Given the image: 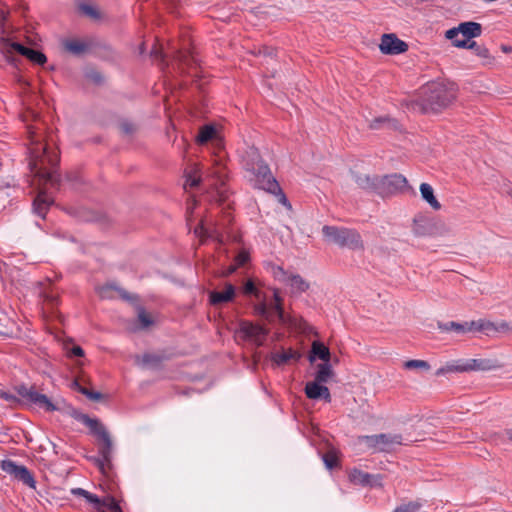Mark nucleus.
Here are the masks:
<instances>
[{"mask_svg":"<svg viewBox=\"0 0 512 512\" xmlns=\"http://www.w3.org/2000/svg\"><path fill=\"white\" fill-rule=\"evenodd\" d=\"M27 129L30 141L29 167L31 172L38 179L39 185L44 183L56 185L58 180L54 173L48 169L49 167L53 168L59 162V154L56 148L43 138L38 127L28 125Z\"/></svg>","mask_w":512,"mask_h":512,"instance_id":"1","label":"nucleus"},{"mask_svg":"<svg viewBox=\"0 0 512 512\" xmlns=\"http://www.w3.org/2000/svg\"><path fill=\"white\" fill-rule=\"evenodd\" d=\"M242 159L244 168L251 173L250 181L254 182L255 187L270 193H276L279 190L269 166L262 160L256 147H247Z\"/></svg>","mask_w":512,"mask_h":512,"instance_id":"2","label":"nucleus"},{"mask_svg":"<svg viewBox=\"0 0 512 512\" xmlns=\"http://www.w3.org/2000/svg\"><path fill=\"white\" fill-rule=\"evenodd\" d=\"M75 418L88 426L98 440L99 457H92L91 460L102 473H106L111 466L113 455V441L107 428L97 419H92L83 413H75Z\"/></svg>","mask_w":512,"mask_h":512,"instance_id":"3","label":"nucleus"},{"mask_svg":"<svg viewBox=\"0 0 512 512\" xmlns=\"http://www.w3.org/2000/svg\"><path fill=\"white\" fill-rule=\"evenodd\" d=\"M456 98L454 85L433 82L428 84L422 92L421 110L425 113H437L447 108Z\"/></svg>","mask_w":512,"mask_h":512,"instance_id":"4","label":"nucleus"},{"mask_svg":"<svg viewBox=\"0 0 512 512\" xmlns=\"http://www.w3.org/2000/svg\"><path fill=\"white\" fill-rule=\"evenodd\" d=\"M322 233L326 241L329 243L352 250H359L363 248L361 236L355 230L335 226H324L322 228Z\"/></svg>","mask_w":512,"mask_h":512,"instance_id":"5","label":"nucleus"},{"mask_svg":"<svg viewBox=\"0 0 512 512\" xmlns=\"http://www.w3.org/2000/svg\"><path fill=\"white\" fill-rule=\"evenodd\" d=\"M358 443L365 446L372 453L391 452L396 446L402 445L403 439L400 434L383 433L359 436Z\"/></svg>","mask_w":512,"mask_h":512,"instance_id":"6","label":"nucleus"},{"mask_svg":"<svg viewBox=\"0 0 512 512\" xmlns=\"http://www.w3.org/2000/svg\"><path fill=\"white\" fill-rule=\"evenodd\" d=\"M20 397V404L27 406H38L46 411H55L59 409L57 403H53L46 395L39 393L34 385H19L15 388Z\"/></svg>","mask_w":512,"mask_h":512,"instance_id":"7","label":"nucleus"},{"mask_svg":"<svg viewBox=\"0 0 512 512\" xmlns=\"http://www.w3.org/2000/svg\"><path fill=\"white\" fill-rule=\"evenodd\" d=\"M237 333L239 337L255 347L263 346L269 334V330L257 323L240 320Z\"/></svg>","mask_w":512,"mask_h":512,"instance_id":"8","label":"nucleus"},{"mask_svg":"<svg viewBox=\"0 0 512 512\" xmlns=\"http://www.w3.org/2000/svg\"><path fill=\"white\" fill-rule=\"evenodd\" d=\"M0 51L9 61L11 60L13 51L18 52L19 54L28 58L31 62L39 65H43L47 61V58L43 53L27 48L19 43L10 42L5 38L0 40Z\"/></svg>","mask_w":512,"mask_h":512,"instance_id":"9","label":"nucleus"},{"mask_svg":"<svg viewBox=\"0 0 512 512\" xmlns=\"http://www.w3.org/2000/svg\"><path fill=\"white\" fill-rule=\"evenodd\" d=\"M273 277L290 288L292 295H299L309 289V283L299 274L288 273L280 266H272Z\"/></svg>","mask_w":512,"mask_h":512,"instance_id":"10","label":"nucleus"},{"mask_svg":"<svg viewBox=\"0 0 512 512\" xmlns=\"http://www.w3.org/2000/svg\"><path fill=\"white\" fill-rule=\"evenodd\" d=\"M71 493L77 497L83 498L85 502L91 504L94 509L101 510L103 508H106L111 510V512H122V507L111 496L99 498L96 495L82 488L72 489Z\"/></svg>","mask_w":512,"mask_h":512,"instance_id":"11","label":"nucleus"},{"mask_svg":"<svg viewBox=\"0 0 512 512\" xmlns=\"http://www.w3.org/2000/svg\"><path fill=\"white\" fill-rule=\"evenodd\" d=\"M406 184V178L400 174L378 176L376 193L380 195L393 194L403 189Z\"/></svg>","mask_w":512,"mask_h":512,"instance_id":"12","label":"nucleus"},{"mask_svg":"<svg viewBox=\"0 0 512 512\" xmlns=\"http://www.w3.org/2000/svg\"><path fill=\"white\" fill-rule=\"evenodd\" d=\"M379 49L383 54L397 55L406 52L408 45L395 34L390 33L382 35Z\"/></svg>","mask_w":512,"mask_h":512,"instance_id":"13","label":"nucleus"},{"mask_svg":"<svg viewBox=\"0 0 512 512\" xmlns=\"http://www.w3.org/2000/svg\"><path fill=\"white\" fill-rule=\"evenodd\" d=\"M1 468L7 474L14 476L17 480L22 481L27 486L34 487L35 481L26 467L16 465L10 460H4L2 461Z\"/></svg>","mask_w":512,"mask_h":512,"instance_id":"14","label":"nucleus"},{"mask_svg":"<svg viewBox=\"0 0 512 512\" xmlns=\"http://www.w3.org/2000/svg\"><path fill=\"white\" fill-rule=\"evenodd\" d=\"M63 49L75 56H82L88 53L92 46L90 39L66 38L61 41Z\"/></svg>","mask_w":512,"mask_h":512,"instance_id":"15","label":"nucleus"},{"mask_svg":"<svg viewBox=\"0 0 512 512\" xmlns=\"http://www.w3.org/2000/svg\"><path fill=\"white\" fill-rule=\"evenodd\" d=\"M194 234L199 237L201 241L209 237L215 239L220 244L224 242L221 229L217 222H209L205 224L204 221H201L194 229Z\"/></svg>","mask_w":512,"mask_h":512,"instance_id":"16","label":"nucleus"},{"mask_svg":"<svg viewBox=\"0 0 512 512\" xmlns=\"http://www.w3.org/2000/svg\"><path fill=\"white\" fill-rule=\"evenodd\" d=\"M196 142L204 145L208 142H213L216 148L221 147V138L216 125L207 124L199 128V133L196 136Z\"/></svg>","mask_w":512,"mask_h":512,"instance_id":"17","label":"nucleus"},{"mask_svg":"<svg viewBox=\"0 0 512 512\" xmlns=\"http://www.w3.org/2000/svg\"><path fill=\"white\" fill-rule=\"evenodd\" d=\"M351 177L358 187L365 190L375 191L377 189L378 176L370 175L363 171L351 170Z\"/></svg>","mask_w":512,"mask_h":512,"instance_id":"18","label":"nucleus"},{"mask_svg":"<svg viewBox=\"0 0 512 512\" xmlns=\"http://www.w3.org/2000/svg\"><path fill=\"white\" fill-rule=\"evenodd\" d=\"M467 372L469 371H490L502 367L499 361L494 359H469L466 360Z\"/></svg>","mask_w":512,"mask_h":512,"instance_id":"19","label":"nucleus"},{"mask_svg":"<svg viewBox=\"0 0 512 512\" xmlns=\"http://www.w3.org/2000/svg\"><path fill=\"white\" fill-rule=\"evenodd\" d=\"M317 381L308 382L305 386V394L309 399L323 398L325 401H331V395L329 389L321 385Z\"/></svg>","mask_w":512,"mask_h":512,"instance_id":"20","label":"nucleus"},{"mask_svg":"<svg viewBox=\"0 0 512 512\" xmlns=\"http://www.w3.org/2000/svg\"><path fill=\"white\" fill-rule=\"evenodd\" d=\"M331 357L330 350L327 346L319 341H314L311 346L309 361L313 363L316 358H319L323 363H329Z\"/></svg>","mask_w":512,"mask_h":512,"instance_id":"21","label":"nucleus"},{"mask_svg":"<svg viewBox=\"0 0 512 512\" xmlns=\"http://www.w3.org/2000/svg\"><path fill=\"white\" fill-rule=\"evenodd\" d=\"M51 203L52 199L46 194L44 190L40 189L37 197L33 202V210L38 216L44 218Z\"/></svg>","mask_w":512,"mask_h":512,"instance_id":"22","label":"nucleus"},{"mask_svg":"<svg viewBox=\"0 0 512 512\" xmlns=\"http://www.w3.org/2000/svg\"><path fill=\"white\" fill-rule=\"evenodd\" d=\"M467 372L466 360H453L447 362L444 366L436 370V376H442L447 373H463Z\"/></svg>","mask_w":512,"mask_h":512,"instance_id":"23","label":"nucleus"},{"mask_svg":"<svg viewBox=\"0 0 512 512\" xmlns=\"http://www.w3.org/2000/svg\"><path fill=\"white\" fill-rule=\"evenodd\" d=\"M235 295V288L232 284H226L223 292L212 291L210 292V302L213 305L228 302L233 299Z\"/></svg>","mask_w":512,"mask_h":512,"instance_id":"24","label":"nucleus"},{"mask_svg":"<svg viewBox=\"0 0 512 512\" xmlns=\"http://www.w3.org/2000/svg\"><path fill=\"white\" fill-rule=\"evenodd\" d=\"M301 354L292 349L282 350L281 352H274L271 354V360L278 366L288 363L290 360H299Z\"/></svg>","mask_w":512,"mask_h":512,"instance_id":"25","label":"nucleus"},{"mask_svg":"<svg viewBox=\"0 0 512 512\" xmlns=\"http://www.w3.org/2000/svg\"><path fill=\"white\" fill-rule=\"evenodd\" d=\"M458 30H460V33L464 38H466L468 41L470 38H475L480 36L482 28L479 23L476 22H464L459 24Z\"/></svg>","mask_w":512,"mask_h":512,"instance_id":"26","label":"nucleus"},{"mask_svg":"<svg viewBox=\"0 0 512 512\" xmlns=\"http://www.w3.org/2000/svg\"><path fill=\"white\" fill-rule=\"evenodd\" d=\"M420 193H421V197L423 198V200H425L431 206L432 209H434V210L441 209V204L436 199V197L434 195V190L431 185H429L427 183H422L420 185Z\"/></svg>","mask_w":512,"mask_h":512,"instance_id":"27","label":"nucleus"},{"mask_svg":"<svg viewBox=\"0 0 512 512\" xmlns=\"http://www.w3.org/2000/svg\"><path fill=\"white\" fill-rule=\"evenodd\" d=\"M16 331L15 322L0 310V335L13 336Z\"/></svg>","mask_w":512,"mask_h":512,"instance_id":"28","label":"nucleus"},{"mask_svg":"<svg viewBox=\"0 0 512 512\" xmlns=\"http://www.w3.org/2000/svg\"><path fill=\"white\" fill-rule=\"evenodd\" d=\"M315 380L319 383H327L333 376L334 371L330 363H320L317 365Z\"/></svg>","mask_w":512,"mask_h":512,"instance_id":"29","label":"nucleus"},{"mask_svg":"<svg viewBox=\"0 0 512 512\" xmlns=\"http://www.w3.org/2000/svg\"><path fill=\"white\" fill-rule=\"evenodd\" d=\"M207 177L215 178L221 184L225 182L227 174L221 159L214 160L213 167L208 171Z\"/></svg>","mask_w":512,"mask_h":512,"instance_id":"30","label":"nucleus"},{"mask_svg":"<svg viewBox=\"0 0 512 512\" xmlns=\"http://www.w3.org/2000/svg\"><path fill=\"white\" fill-rule=\"evenodd\" d=\"M369 473H366L364 471L353 469L349 473V480L354 485H360L363 487H367V483L369 480Z\"/></svg>","mask_w":512,"mask_h":512,"instance_id":"31","label":"nucleus"},{"mask_svg":"<svg viewBox=\"0 0 512 512\" xmlns=\"http://www.w3.org/2000/svg\"><path fill=\"white\" fill-rule=\"evenodd\" d=\"M79 11L82 14H84L87 17L94 19V20H98V19L102 18V12L100 11V9L97 6L92 5V4H88V3L80 4Z\"/></svg>","mask_w":512,"mask_h":512,"instance_id":"32","label":"nucleus"},{"mask_svg":"<svg viewBox=\"0 0 512 512\" xmlns=\"http://www.w3.org/2000/svg\"><path fill=\"white\" fill-rule=\"evenodd\" d=\"M469 49H473L479 57L486 60L485 64H492L494 58L490 55L488 49L484 46L478 45L475 41H472L468 45Z\"/></svg>","mask_w":512,"mask_h":512,"instance_id":"33","label":"nucleus"},{"mask_svg":"<svg viewBox=\"0 0 512 512\" xmlns=\"http://www.w3.org/2000/svg\"><path fill=\"white\" fill-rule=\"evenodd\" d=\"M369 127L371 129H379V128H382V127H389V128H395L396 127V121H394L393 119L389 118V117H377L375 119H373L370 123H369Z\"/></svg>","mask_w":512,"mask_h":512,"instance_id":"34","label":"nucleus"},{"mask_svg":"<svg viewBox=\"0 0 512 512\" xmlns=\"http://www.w3.org/2000/svg\"><path fill=\"white\" fill-rule=\"evenodd\" d=\"M439 329L442 331H454L458 334H466V323H458V322H448L445 324L439 323L438 325Z\"/></svg>","mask_w":512,"mask_h":512,"instance_id":"35","label":"nucleus"},{"mask_svg":"<svg viewBox=\"0 0 512 512\" xmlns=\"http://www.w3.org/2000/svg\"><path fill=\"white\" fill-rule=\"evenodd\" d=\"M73 387L92 401H100L103 397L101 393L91 391L88 388L81 386L78 379L73 382Z\"/></svg>","mask_w":512,"mask_h":512,"instance_id":"36","label":"nucleus"},{"mask_svg":"<svg viewBox=\"0 0 512 512\" xmlns=\"http://www.w3.org/2000/svg\"><path fill=\"white\" fill-rule=\"evenodd\" d=\"M137 319L141 329H146L153 324V319L142 307L137 308Z\"/></svg>","mask_w":512,"mask_h":512,"instance_id":"37","label":"nucleus"},{"mask_svg":"<svg viewBox=\"0 0 512 512\" xmlns=\"http://www.w3.org/2000/svg\"><path fill=\"white\" fill-rule=\"evenodd\" d=\"M242 290L245 295H254L257 299H260L261 297V293L252 279H249L244 283Z\"/></svg>","mask_w":512,"mask_h":512,"instance_id":"38","label":"nucleus"},{"mask_svg":"<svg viewBox=\"0 0 512 512\" xmlns=\"http://www.w3.org/2000/svg\"><path fill=\"white\" fill-rule=\"evenodd\" d=\"M466 333L469 332H484L485 319H478L473 321H466Z\"/></svg>","mask_w":512,"mask_h":512,"instance_id":"39","label":"nucleus"},{"mask_svg":"<svg viewBox=\"0 0 512 512\" xmlns=\"http://www.w3.org/2000/svg\"><path fill=\"white\" fill-rule=\"evenodd\" d=\"M404 367L406 369H423V370L430 369L429 363L424 360H408L404 363Z\"/></svg>","mask_w":512,"mask_h":512,"instance_id":"40","label":"nucleus"},{"mask_svg":"<svg viewBox=\"0 0 512 512\" xmlns=\"http://www.w3.org/2000/svg\"><path fill=\"white\" fill-rule=\"evenodd\" d=\"M423 507L420 501H411L408 504L400 505L395 509L394 512H412L419 510Z\"/></svg>","mask_w":512,"mask_h":512,"instance_id":"41","label":"nucleus"},{"mask_svg":"<svg viewBox=\"0 0 512 512\" xmlns=\"http://www.w3.org/2000/svg\"><path fill=\"white\" fill-rule=\"evenodd\" d=\"M483 333L488 337H497L498 336L497 322H493V321L485 319Z\"/></svg>","mask_w":512,"mask_h":512,"instance_id":"42","label":"nucleus"},{"mask_svg":"<svg viewBox=\"0 0 512 512\" xmlns=\"http://www.w3.org/2000/svg\"><path fill=\"white\" fill-rule=\"evenodd\" d=\"M272 309L275 310L280 322H282V323L292 322L291 318L285 314L283 307H282V303L275 302L274 305H272Z\"/></svg>","mask_w":512,"mask_h":512,"instance_id":"43","label":"nucleus"},{"mask_svg":"<svg viewBox=\"0 0 512 512\" xmlns=\"http://www.w3.org/2000/svg\"><path fill=\"white\" fill-rule=\"evenodd\" d=\"M498 336L508 335L512 333V324L508 321H497Z\"/></svg>","mask_w":512,"mask_h":512,"instance_id":"44","label":"nucleus"},{"mask_svg":"<svg viewBox=\"0 0 512 512\" xmlns=\"http://www.w3.org/2000/svg\"><path fill=\"white\" fill-rule=\"evenodd\" d=\"M119 126L121 132L125 135H133L137 130V126L134 123L126 120L122 121Z\"/></svg>","mask_w":512,"mask_h":512,"instance_id":"45","label":"nucleus"},{"mask_svg":"<svg viewBox=\"0 0 512 512\" xmlns=\"http://www.w3.org/2000/svg\"><path fill=\"white\" fill-rule=\"evenodd\" d=\"M367 486L371 488L383 487V476L381 474H370Z\"/></svg>","mask_w":512,"mask_h":512,"instance_id":"46","label":"nucleus"},{"mask_svg":"<svg viewBox=\"0 0 512 512\" xmlns=\"http://www.w3.org/2000/svg\"><path fill=\"white\" fill-rule=\"evenodd\" d=\"M137 362L142 365H151L158 362V357L152 354H145L142 357H137Z\"/></svg>","mask_w":512,"mask_h":512,"instance_id":"47","label":"nucleus"},{"mask_svg":"<svg viewBox=\"0 0 512 512\" xmlns=\"http://www.w3.org/2000/svg\"><path fill=\"white\" fill-rule=\"evenodd\" d=\"M323 460L328 469H332L337 465V457L332 452L325 454Z\"/></svg>","mask_w":512,"mask_h":512,"instance_id":"48","label":"nucleus"},{"mask_svg":"<svg viewBox=\"0 0 512 512\" xmlns=\"http://www.w3.org/2000/svg\"><path fill=\"white\" fill-rule=\"evenodd\" d=\"M254 310L257 315L265 317L266 319L270 320L268 307L265 302H261L260 304L256 305Z\"/></svg>","mask_w":512,"mask_h":512,"instance_id":"49","label":"nucleus"},{"mask_svg":"<svg viewBox=\"0 0 512 512\" xmlns=\"http://www.w3.org/2000/svg\"><path fill=\"white\" fill-rule=\"evenodd\" d=\"M115 289V287L111 284H107L105 286H102L98 289V293L100 297L102 298H110L112 297V291Z\"/></svg>","mask_w":512,"mask_h":512,"instance_id":"50","label":"nucleus"},{"mask_svg":"<svg viewBox=\"0 0 512 512\" xmlns=\"http://www.w3.org/2000/svg\"><path fill=\"white\" fill-rule=\"evenodd\" d=\"M250 259L249 253L246 250H242L239 252V254L236 256L235 261L237 263V266H242L246 264Z\"/></svg>","mask_w":512,"mask_h":512,"instance_id":"51","label":"nucleus"},{"mask_svg":"<svg viewBox=\"0 0 512 512\" xmlns=\"http://www.w3.org/2000/svg\"><path fill=\"white\" fill-rule=\"evenodd\" d=\"M86 77L95 83H100L103 79L102 75L94 69L88 70L86 72Z\"/></svg>","mask_w":512,"mask_h":512,"instance_id":"52","label":"nucleus"},{"mask_svg":"<svg viewBox=\"0 0 512 512\" xmlns=\"http://www.w3.org/2000/svg\"><path fill=\"white\" fill-rule=\"evenodd\" d=\"M0 396L6 401L11 402L12 404H20V398L16 397L13 394H10L8 392H1Z\"/></svg>","mask_w":512,"mask_h":512,"instance_id":"53","label":"nucleus"},{"mask_svg":"<svg viewBox=\"0 0 512 512\" xmlns=\"http://www.w3.org/2000/svg\"><path fill=\"white\" fill-rule=\"evenodd\" d=\"M460 34V30H458V27L449 29L446 31V38L454 41L456 38H458V35Z\"/></svg>","mask_w":512,"mask_h":512,"instance_id":"54","label":"nucleus"},{"mask_svg":"<svg viewBox=\"0 0 512 512\" xmlns=\"http://www.w3.org/2000/svg\"><path fill=\"white\" fill-rule=\"evenodd\" d=\"M453 45L455 47H459V48H468L469 41L466 38H463V39L456 38L453 41Z\"/></svg>","mask_w":512,"mask_h":512,"instance_id":"55","label":"nucleus"},{"mask_svg":"<svg viewBox=\"0 0 512 512\" xmlns=\"http://www.w3.org/2000/svg\"><path fill=\"white\" fill-rule=\"evenodd\" d=\"M200 181H201L200 177L189 176V178L186 181L185 187L187 185H189L190 187H196L199 185Z\"/></svg>","mask_w":512,"mask_h":512,"instance_id":"56","label":"nucleus"},{"mask_svg":"<svg viewBox=\"0 0 512 512\" xmlns=\"http://www.w3.org/2000/svg\"><path fill=\"white\" fill-rule=\"evenodd\" d=\"M69 353L77 357L84 356V350L80 346H73Z\"/></svg>","mask_w":512,"mask_h":512,"instance_id":"57","label":"nucleus"},{"mask_svg":"<svg viewBox=\"0 0 512 512\" xmlns=\"http://www.w3.org/2000/svg\"><path fill=\"white\" fill-rule=\"evenodd\" d=\"M40 296L43 297L45 301L53 302L55 300V297L53 295H50L45 291L40 292Z\"/></svg>","mask_w":512,"mask_h":512,"instance_id":"58","label":"nucleus"},{"mask_svg":"<svg viewBox=\"0 0 512 512\" xmlns=\"http://www.w3.org/2000/svg\"><path fill=\"white\" fill-rule=\"evenodd\" d=\"M273 297H274V301L275 302L282 303V298L279 295V290L278 289H274L273 290Z\"/></svg>","mask_w":512,"mask_h":512,"instance_id":"59","label":"nucleus"},{"mask_svg":"<svg viewBox=\"0 0 512 512\" xmlns=\"http://www.w3.org/2000/svg\"><path fill=\"white\" fill-rule=\"evenodd\" d=\"M279 201H280L283 205L287 206L288 208H291V205L289 204V202H288V200H287V198H286V196H285L284 194H281V195H280V197H279Z\"/></svg>","mask_w":512,"mask_h":512,"instance_id":"60","label":"nucleus"},{"mask_svg":"<svg viewBox=\"0 0 512 512\" xmlns=\"http://www.w3.org/2000/svg\"><path fill=\"white\" fill-rule=\"evenodd\" d=\"M236 269H237V265L236 266L235 265L229 266L227 271H226V273H225V275H230V274L234 273L236 271Z\"/></svg>","mask_w":512,"mask_h":512,"instance_id":"61","label":"nucleus"},{"mask_svg":"<svg viewBox=\"0 0 512 512\" xmlns=\"http://www.w3.org/2000/svg\"><path fill=\"white\" fill-rule=\"evenodd\" d=\"M151 55L154 56L155 58L161 57V53L157 48H155L151 51Z\"/></svg>","mask_w":512,"mask_h":512,"instance_id":"62","label":"nucleus"},{"mask_svg":"<svg viewBox=\"0 0 512 512\" xmlns=\"http://www.w3.org/2000/svg\"><path fill=\"white\" fill-rule=\"evenodd\" d=\"M501 49H502V51H503V52H505V53H510V52H512V47H511V46H505V45H503V46L501 47Z\"/></svg>","mask_w":512,"mask_h":512,"instance_id":"63","label":"nucleus"},{"mask_svg":"<svg viewBox=\"0 0 512 512\" xmlns=\"http://www.w3.org/2000/svg\"><path fill=\"white\" fill-rule=\"evenodd\" d=\"M506 435L510 441H512V428L506 430Z\"/></svg>","mask_w":512,"mask_h":512,"instance_id":"64","label":"nucleus"}]
</instances>
